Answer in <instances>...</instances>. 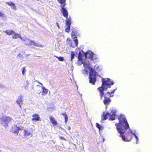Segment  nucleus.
<instances>
[{"instance_id":"a878e982","label":"nucleus","mask_w":152,"mask_h":152,"mask_svg":"<svg viewBox=\"0 0 152 152\" xmlns=\"http://www.w3.org/2000/svg\"><path fill=\"white\" fill-rule=\"evenodd\" d=\"M71 61H72V60L73 59L74 57V56L75 55L74 53L72 51L71 52Z\"/></svg>"},{"instance_id":"f03ea898","label":"nucleus","mask_w":152,"mask_h":152,"mask_svg":"<svg viewBox=\"0 0 152 152\" xmlns=\"http://www.w3.org/2000/svg\"><path fill=\"white\" fill-rule=\"evenodd\" d=\"M83 64L84 67H85L86 69L83 70V73L84 74H87L88 72L86 69H89V82L90 83H92L93 84H94L96 81V76L97 72H96L94 69L90 68V64L88 61H82L81 62L80 64Z\"/></svg>"},{"instance_id":"393cba45","label":"nucleus","mask_w":152,"mask_h":152,"mask_svg":"<svg viewBox=\"0 0 152 152\" xmlns=\"http://www.w3.org/2000/svg\"><path fill=\"white\" fill-rule=\"evenodd\" d=\"M30 42V45H34V46H36V47H38L39 46V45L38 44L36 43V42L32 41H31Z\"/></svg>"},{"instance_id":"473e14b6","label":"nucleus","mask_w":152,"mask_h":152,"mask_svg":"<svg viewBox=\"0 0 152 152\" xmlns=\"http://www.w3.org/2000/svg\"><path fill=\"white\" fill-rule=\"evenodd\" d=\"M59 138H60V139H61V140H66V139L64 137H62L60 136V137H59Z\"/></svg>"},{"instance_id":"6e6552de","label":"nucleus","mask_w":152,"mask_h":152,"mask_svg":"<svg viewBox=\"0 0 152 152\" xmlns=\"http://www.w3.org/2000/svg\"><path fill=\"white\" fill-rule=\"evenodd\" d=\"M104 96V99L103 101V103L105 105L107 106L111 102V99H110L111 97H110V96L109 97H107L106 96V94H104L103 95V96Z\"/></svg>"},{"instance_id":"0eeeda50","label":"nucleus","mask_w":152,"mask_h":152,"mask_svg":"<svg viewBox=\"0 0 152 152\" xmlns=\"http://www.w3.org/2000/svg\"><path fill=\"white\" fill-rule=\"evenodd\" d=\"M65 6V4L61 6V11L63 14V16L65 18H67L68 15V12L67 10L64 8Z\"/></svg>"},{"instance_id":"412c9836","label":"nucleus","mask_w":152,"mask_h":152,"mask_svg":"<svg viewBox=\"0 0 152 152\" xmlns=\"http://www.w3.org/2000/svg\"><path fill=\"white\" fill-rule=\"evenodd\" d=\"M57 1L58 2L61 4V7L64 4H65V5L66 4L65 3L66 0H57Z\"/></svg>"},{"instance_id":"2f4dec72","label":"nucleus","mask_w":152,"mask_h":152,"mask_svg":"<svg viewBox=\"0 0 152 152\" xmlns=\"http://www.w3.org/2000/svg\"><path fill=\"white\" fill-rule=\"evenodd\" d=\"M4 16V14L0 12V17H3Z\"/></svg>"},{"instance_id":"9b49d317","label":"nucleus","mask_w":152,"mask_h":152,"mask_svg":"<svg viewBox=\"0 0 152 152\" xmlns=\"http://www.w3.org/2000/svg\"><path fill=\"white\" fill-rule=\"evenodd\" d=\"M33 118L31 119L32 121H37L41 120L39 115L38 114H35L32 115Z\"/></svg>"},{"instance_id":"20e7f679","label":"nucleus","mask_w":152,"mask_h":152,"mask_svg":"<svg viewBox=\"0 0 152 152\" xmlns=\"http://www.w3.org/2000/svg\"><path fill=\"white\" fill-rule=\"evenodd\" d=\"M12 119V118L10 116L2 117L0 119V124L6 128L8 126V124Z\"/></svg>"},{"instance_id":"f704fd0d","label":"nucleus","mask_w":152,"mask_h":152,"mask_svg":"<svg viewBox=\"0 0 152 152\" xmlns=\"http://www.w3.org/2000/svg\"><path fill=\"white\" fill-rule=\"evenodd\" d=\"M67 129L69 131H70L71 130V127L69 126H68L67 127Z\"/></svg>"},{"instance_id":"6ab92c4d","label":"nucleus","mask_w":152,"mask_h":152,"mask_svg":"<svg viewBox=\"0 0 152 152\" xmlns=\"http://www.w3.org/2000/svg\"><path fill=\"white\" fill-rule=\"evenodd\" d=\"M78 61L82 62L83 61V56L80 52H79L78 54Z\"/></svg>"},{"instance_id":"c85d7f7f","label":"nucleus","mask_w":152,"mask_h":152,"mask_svg":"<svg viewBox=\"0 0 152 152\" xmlns=\"http://www.w3.org/2000/svg\"><path fill=\"white\" fill-rule=\"evenodd\" d=\"M67 27L65 28V31L67 33H68L70 30V26H66Z\"/></svg>"},{"instance_id":"bb28decb","label":"nucleus","mask_w":152,"mask_h":152,"mask_svg":"<svg viewBox=\"0 0 152 152\" xmlns=\"http://www.w3.org/2000/svg\"><path fill=\"white\" fill-rule=\"evenodd\" d=\"M55 57L57 58L58 59L59 61H64V58L62 57H58L57 56H55Z\"/></svg>"},{"instance_id":"a211bd4d","label":"nucleus","mask_w":152,"mask_h":152,"mask_svg":"<svg viewBox=\"0 0 152 152\" xmlns=\"http://www.w3.org/2000/svg\"><path fill=\"white\" fill-rule=\"evenodd\" d=\"M4 32L6 34L10 36L13 34H14V31L13 30H6Z\"/></svg>"},{"instance_id":"dca6fc26","label":"nucleus","mask_w":152,"mask_h":152,"mask_svg":"<svg viewBox=\"0 0 152 152\" xmlns=\"http://www.w3.org/2000/svg\"><path fill=\"white\" fill-rule=\"evenodd\" d=\"M12 34L13 35L12 36V37L14 39H16L18 38H20L21 39H22V37L19 34H16L15 32L14 34Z\"/></svg>"},{"instance_id":"f257e3e1","label":"nucleus","mask_w":152,"mask_h":152,"mask_svg":"<svg viewBox=\"0 0 152 152\" xmlns=\"http://www.w3.org/2000/svg\"><path fill=\"white\" fill-rule=\"evenodd\" d=\"M119 123L115 124L116 129L118 132L120 134L119 137L122 140L125 142L130 141L132 138L134 133L131 130L124 135L125 132V130H127L129 128V126L125 116L120 115L118 117Z\"/></svg>"},{"instance_id":"e433bc0d","label":"nucleus","mask_w":152,"mask_h":152,"mask_svg":"<svg viewBox=\"0 0 152 152\" xmlns=\"http://www.w3.org/2000/svg\"><path fill=\"white\" fill-rule=\"evenodd\" d=\"M36 81L37 82H38V83H39L41 85V86H42V83H39V82H38L37 81Z\"/></svg>"},{"instance_id":"7c9ffc66","label":"nucleus","mask_w":152,"mask_h":152,"mask_svg":"<svg viewBox=\"0 0 152 152\" xmlns=\"http://www.w3.org/2000/svg\"><path fill=\"white\" fill-rule=\"evenodd\" d=\"M133 135L135 136V138L136 139V143L137 144V141L139 140V139H138V137H137V136L136 135V134H135L134 133Z\"/></svg>"},{"instance_id":"f8f14e48","label":"nucleus","mask_w":152,"mask_h":152,"mask_svg":"<svg viewBox=\"0 0 152 152\" xmlns=\"http://www.w3.org/2000/svg\"><path fill=\"white\" fill-rule=\"evenodd\" d=\"M108 112H104L102 115L101 119L102 121L106 120L107 118V116H108Z\"/></svg>"},{"instance_id":"4c0bfd02","label":"nucleus","mask_w":152,"mask_h":152,"mask_svg":"<svg viewBox=\"0 0 152 152\" xmlns=\"http://www.w3.org/2000/svg\"><path fill=\"white\" fill-rule=\"evenodd\" d=\"M39 86V87H40V86H39V85H37V86Z\"/></svg>"},{"instance_id":"39448f33","label":"nucleus","mask_w":152,"mask_h":152,"mask_svg":"<svg viewBox=\"0 0 152 152\" xmlns=\"http://www.w3.org/2000/svg\"><path fill=\"white\" fill-rule=\"evenodd\" d=\"M77 31L75 29H72L71 32V36L73 40L75 42V44L74 45H72V44H71L70 46L72 47H74L77 46L78 42L77 39L76 35H77Z\"/></svg>"},{"instance_id":"c9c22d12","label":"nucleus","mask_w":152,"mask_h":152,"mask_svg":"<svg viewBox=\"0 0 152 152\" xmlns=\"http://www.w3.org/2000/svg\"><path fill=\"white\" fill-rule=\"evenodd\" d=\"M67 41H68V42H71V40H70V39H67Z\"/></svg>"},{"instance_id":"1a4fd4ad","label":"nucleus","mask_w":152,"mask_h":152,"mask_svg":"<svg viewBox=\"0 0 152 152\" xmlns=\"http://www.w3.org/2000/svg\"><path fill=\"white\" fill-rule=\"evenodd\" d=\"M22 129H21L19 126H17L16 125H14L11 129V131L13 133H16L17 134L18 133L19 131Z\"/></svg>"},{"instance_id":"aec40b11","label":"nucleus","mask_w":152,"mask_h":152,"mask_svg":"<svg viewBox=\"0 0 152 152\" xmlns=\"http://www.w3.org/2000/svg\"><path fill=\"white\" fill-rule=\"evenodd\" d=\"M42 94L43 95H45L47 94L48 92V90L46 89L44 86L42 87Z\"/></svg>"},{"instance_id":"b1692460","label":"nucleus","mask_w":152,"mask_h":152,"mask_svg":"<svg viewBox=\"0 0 152 152\" xmlns=\"http://www.w3.org/2000/svg\"><path fill=\"white\" fill-rule=\"evenodd\" d=\"M115 89L111 91V92H107V94H109L110 96V97H112L113 96V94L115 92Z\"/></svg>"},{"instance_id":"4be33fe9","label":"nucleus","mask_w":152,"mask_h":152,"mask_svg":"<svg viewBox=\"0 0 152 152\" xmlns=\"http://www.w3.org/2000/svg\"><path fill=\"white\" fill-rule=\"evenodd\" d=\"M61 115L64 117L65 119L64 121L65 123H66L67 122L68 118L66 113H63L61 114Z\"/></svg>"},{"instance_id":"72a5a7b5","label":"nucleus","mask_w":152,"mask_h":152,"mask_svg":"<svg viewBox=\"0 0 152 152\" xmlns=\"http://www.w3.org/2000/svg\"><path fill=\"white\" fill-rule=\"evenodd\" d=\"M56 24L58 28H60V26L59 25V23H56Z\"/></svg>"},{"instance_id":"423d86ee","label":"nucleus","mask_w":152,"mask_h":152,"mask_svg":"<svg viewBox=\"0 0 152 152\" xmlns=\"http://www.w3.org/2000/svg\"><path fill=\"white\" fill-rule=\"evenodd\" d=\"M110 113H108V116L110 117V119L114 120L116 118V110L113 108L110 109Z\"/></svg>"},{"instance_id":"cd10ccee","label":"nucleus","mask_w":152,"mask_h":152,"mask_svg":"<svg viewBox=\"0 0 152 152\" xmlns=\"http://www.w3.org/2000/svg\"><path fill=\"white\" fill-rule=\"evenodd\" d=\"M96 126L99 129V130H102V128L101 126L98 123H96Z\"/></svg>"},{"instance_id":"2eb2a0df","label":"nucleus","mask_w":152,"mask_h":152,"mask_svg":"<svg viewBox=\"0 0 152 152\" xmlns=\"http://www.w3.org/2000/svg\"><path fill=\"white\" fill-rule=\"evenodd\" d=\"M49 118L50 122L53 126H56L57 125V122L55 120V119L54 117H53L52 116H50L49 117Z\"/></svg>"},{"instance_id":"9d476101","label":"nucleus","mask_w":152,"mask_h":152,"mask_svg":"<svg viewBox=\"0 0 152 152\" xmlns=\"http://www.w3.org/2000/svg\"><path fill=\"white\" fill-rule=\"evenodd\" d=\"M93 53L92 52L88 51L85 54V56L86 58H88L90 59L91 60H93Z\"/></svg>"},{"instance_id":"f3484780","label":"nucleus","mask_w":152,"mask_h":152,"mask_svg":"<svg viewBox=\"0 0 152 152\" xmlns=\"http://www.w3.org/2000/svg\"><path fill=\"white\" fill-rule=\"evenodd\" d=\"M16 102L21 107V104H22L23 103L22 97L21 96H20L18 97Z\"/></svg>"},{"instance_id":"7ed1b4c3","label":"nucleus","mask_w":152,"mask_h":152,"mask_svg":"<svg viewBox=\"0 0 152 152\" xmlns=\"http://www.w3.org/2000/svg\"><path fill=\"white\" fill-rule=\"evenodd\" d=\"M102 86L97 88L99 93V95L101 99H102L104 95V91L106 90L107 88H110V86L114 84V82L109 78H103L102 79Z\"/></svg>"},{"instance_id":"5701e85b","label":"nucleus","mask_w":152,"mask_h":152,"mask_svg":"<svg viewBox=\"0 0 152 152\" xmlns=\"http://www.w3.org/2000/svg\"><path fill=\"white\" fill-rule=\"evenodd\" d=\"M24 134L25 136H29L31 134V133L29 132L26 129L23 130Z\"/></svg>"},{"instance_id":"ddd939ff","label":"nucleus","mask_w":152,"mask_h":152,"mask_svg":"<svg viewBox=\"0 0 152 152\" xmlns=\"http://www.w3.org/2000/svg\"><path fill=\"white\" fill-rule=\"evenodd\" d=\"M6 4L8 5L11 7V8L13 10H16V9L15 4L12 2H7Z\"/></svg>"},{"instance_id":"c756f323","label":"nucleus","mask_w":152,"mask_h":152,"mask_svg":"<svg viewBox=\"0 0 152 152\" xmlns=\"http://www.w3.org/2000/svg\"><path fill=\"white\" fill-rule=\"evenodd\" d=\"M25 67H23L22 68V74L23 75H24L25 74Z\"/></svg>"},{"instance_id":"4468645a","label":"nucleus","mask_w":152,"mask_h":152,"mask_svg":"<svg viewBox=\"0 0 152 152\" xmlns=\"http://www.w3.org/2000/svg\"><path fill=\"white\" fill-rule=\"evenodd\" d=\"M66 19L65 20L66 25V26H69L71 24L72 21L71 20V17H69V18H66Z\"/></svg>"}]
</instances>
